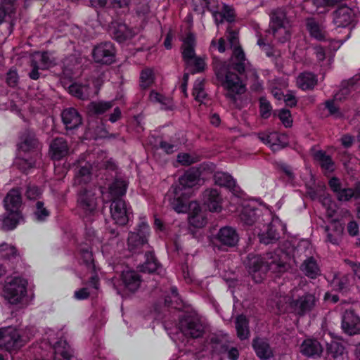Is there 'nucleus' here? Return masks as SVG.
Segmentation results:
<instances>
[{"mask_svg": "<svg viewBox=\"0 0 360 360\" xmlns=\"http://www.w3.org/2000/svg\"><path fill=\"white\" fill-rule=\"evenodd\" d=\"M127 182L121 178L115 179L108 188L101 189L105 203L111 202L110 210L112 219L119 225H125L131 214V208L127 206L122 197L125 195Z\"/></svg>", "mask_w": 360, "mask_h": 360, "instance_id": "1", "label": "nucleus"}, {"mask_svg": "<svg viewBox=\"0 0 360 360\" xmlns=\"http://www.w3.org/2000/svg\"><path fill=\"white\" fill-rule=\"evenodd\" d=\"M285 254L281 249L274 252H268L265 255L249 254L247 266L252 279L255 283H260L264 278L268 271L273 273H281L285 270Z\"/></svg>", "mask_w": 360, "mask_h": 360, "instance_id": "2", "label": "nucleus"}, {"mask_svg": "<svg viewBox=\"0 0 360 360\" xmlns=\"http://www.w3.org/2000/svg\"><path fill=\"white\" fill-rule=\"evenodd\" d=\"M201 169L191 167L179 179V184L173 186L168 195L170 205L178 213L186 212L187 200L193 194L192 188L200 182Z\"/></svg>", "mask_w": 360, "mask_h": 360, "instance_id": "3", "label": "nucleus"}, {"mask_svg": "<svg viewBox=\"0 0 360 360\" xmlns=\"http://www.w3.org/2000/svg\"><path fill=\"white\" fill-rule=\"evenodd\" d=\"M18 150L15 165L23 172H28L36 167L37 160L41 157L40 144L34 133L27 132L21 137Z\"/></svg>", "mask_w": 360, "mask_h": 360, "instance_id": "4", "label": "nucleus"}, {"mask_svg": "<svg viewBox=\"0 0 360 360\" xmlns=\"http://www.w3.org/2000/svg\"><path fill=\"white\" fill-rule=\"evenodd\" d=\"M215 74L224 89V96L231 101L235 103L237 96L246 91L245 85L238 75L231 70L226 63H219L214 66Z\"/></svg>", "mask_w": 360, "mask_h": 360, "instance_id": "5", "label": "nucleus"}, {"mask_svg": "<svg viewBox=\"0 0 360 360\" xmlns=\"http://www.w3.org/2000/svg\"><path fill=\"white\" fill-rule=\"evenodd\" d=\"M258 229L260 242L268 245L274 243L279 239L280 232L285 231V226L278 217L273 216L269 211L265 210L260 229Z\"/></svg>", "mask_w": 360, "mask_h": 360, "instance_id": "6", "label": "nucleus"}, {"mask_svg": "<svg viewBox=\"0 0 360 360\" xmlns=\"http://www.w3.org/2000/svg\"><path fill=\"white\" fill-rule=\"evenodd\" d=\"M297 289L290 291L287 300L294 314L303 316L311 311L318 304L319 297L315 293L306 292L302 295H296Z\"/></svg>", "mask_w": 360, "mask_h": 360, "instance_id": "7", "label": "nucleus"}, {"mask_svg": "<svg viewBox=\"0 0 360 360\" xmlns=\"http://www.w3.org/2000/svg\"><path fill=\"white\" fill-rule=\"evenodd\" d=\"M178 328L185 336L199 338L205 333L206 322L196 314H184L179 320Z\"/></svg>", "mask_w": 360, "mask_h": 360, "instance_id": "8", "label": "nucleus"}, {"mask_svg": "<svg viewBox=\"0 0 360 360\" xmlns=\"http://www.w3.org/2000/svg\"><path fill=\"white\" fill-rule=\"evenodd\" d=\"M27 281L20 276L7 278L4 288L5 298L11 304L20 303L27 294Z\"/></svg>", "mask_w": 360, "mask_h": 360, "instance_id": "9", "label": "nucleus"}, {"mask_svg": "<svg viewBox=\"0 0 360 360\" xmlns=\"http://www.w3.org/2000/svg\"><path fill=\"white\" fill-rule=\"evenodd\" d=\"M229 44L233 49L231 56V66L238 73H243L249 65V62L245 58V54L238 44V32L235 31L229 32L226 36Z\"/></svg>", "mask_w": 360, "mask_h": 360, "instance_id": "10", "label": "nucleus"}, {"mask_svg": "<svg viewBox=\"0 0 360 360\" xmlns=\"http://www.w3.org/2000/svg\"><path fill=\"white\" fill-rule=\"evenodd\" d=\"M96 188L86 187L80 190L77 195V207L80 214L87 218L94 214L97 207Z\"/></svg>", "mask_w": 360, "mask_h": 360, "instance_id": "11", "label": "nucleus"}, {"mask_svg": "<svg viewBox=\"0 0 360 360\" xmlns=\"http://www.w3.org/2000/svg\"><path fill=\"white\" fill-rule=\"evenodd\" d=\"M150 227L145 216L140 217L139 222L135 231L129 234L127 243L129 249L132 252H137L138 249L147 244Z\"/></svg>", "mask_w": 360, "mask_h": 360, "instance_id": "12", "label": "nucleus"}, {"mask_svg": "<svg viewBox=\"0 0 360 360\" xmlns=\"http://www.w3.org/2000/svg\"><path fill=\"white\" fill-rule=\"evenodd\" d=\"M25 341L16 328L12 326L0 328V347L6 351L11 352L20 349Z\"/></svg>", "mask_w": 360, "mask_h": 360, "instance_id": "13", "label": "nucleus"}, {"mask_svg": "<svg viewBox=\"0 0 360 360\" xmlns=\"http://www.w3.org/2000/svg\"><path fill=\"white\" fill-rule=\"evenodd\" d=\"M87 238L84 244H81L79 248L80 260L90 270L95 269L94 259L93 257L91 245L100 244L101 241L95 236L94 230L87 231Z\"/></svg>", "mask_w": 360, "mask_h": 360, "instance_id": "14", "label": "nucleus"}, {"mask_svg": "<svg viewBox=\"0 0 360 360\" xmlns=\"http://www.w3.org/2000/svg\"><path fill=\"white\" fill-rule=\"evenodd\" d=\"M115 52L114 44L106 41L96 46L93 49L92 55L96 63L108 65L115 61Z\"/></svg>", "mask_w": 360, "mask_h": 360, "instance_id": "15", "label": "nucleus"}, {"mask_svg": "<svg viewBox=\"0 0 360 360\" xmlns=\"http://www.w3.org/2000/svg\"><path fill=\"white\" fill-rule=\"evenodd\" d=\"M214 244L219 245V248L224 247L232 248L237 245L239 237L236 231L230 226H224L221 228L217 233L214 236Z\"/></svg>", "mask_w": 360, "mask_h": 360, "instance_id": "16", "label": "nucleus"}, {"mask_svg": "<svg viewBox=\"0 0 360 360\" xmlns=\"http://www.w3.org/2000/svg\"><path fill=\"white\" fill-rule=\"evenodd\" d=\"M265 210L255 207L250 204L245 205L240 213V221L247 226L255 225L256 229H260L262 219Z\"/></svg>", "mask_w": 360, "mask_h": 360, "instance_id": "17", "label": "nucleus"}, {"mask_svg": "<svg viewBox=\"0 0 360 360\" xmlns=\"http://www.w3.org/2000/svg\"><path fill=\"white\" fill-rule=\"evenodd\" d=\"M342 328L349 335L360 333V318L353 310H346L342 314Z\"/></svg>", "mask_w": 360, "mask_h": 360, "instance_id": "18", "label": "nucleus"}, {"mask_svg": "<svg viewBox=\"0 0 360 360\" xmlns=\"http://www.w3.org/2000/svg\"><path fill=\"white\" fill-rule=\"evenodd\" d=\"M204 205L210 212H219L221 210L222 198L216 188H208L202 193Z\"/></svg>", "mask_w": 360, "mask_h": 360, "instance_id": "19", "label": "nucleus"}, {"mask_svg": "<svg viewBox=\"0 0 360 360\" xmlns=\"http://www.w3.org/2000/svg\"><path fill=\"white\" fill-rule=\"evenodd\" d=\"M4 202L5 209L8 212L21 214L20 207L22 205V198L19 189H11L5 197Z\"/></svg>", "mask_w": 360, "mask_h": 360, "instance_id": "20", "label": "nucleus"}, {"mask_svg": "<svg viewBox=\"0 0 360 360\" xmlns=\"http://www.w3.org/2000/svg\"><path fill=\"white\" fill-rule=\"evenodd\" d=\"M354 10L347 6L340 7L334 13L333 21L338 27H347L354 21Z\"/></svg>", "mask_w": 360, "mask_h": 360, "instance_id": "21", "label": "nucleus"}, {"mask_svg": "<svg viewBox=\"0 0 360 360\" xmlns=\"http://www.w3.org/2000/svg\"><path fill=\"white\" fill-rule=\"evenodd\" d=\"M307 29L311 37L319 41L328 40V33L324 25L314 18L307 19Z\"/></svg>", "mask_w": 360, "mask_h": 360, "instance_id": "22", "label": "nucleus"}, {"mask_svg": "<svg viewBox=\"0 0 360 360\" xmlns=\"http://www.w3.org/2000/svg\"><path fill=\"white\" fill-rule=\"evenodd\" d=\"M121 279L124 288L131 292L136 291L141 283V276L134 270L123 271Z\"/></svg>", "mask_w": 360, "mask_h": 360, "instance_id": "23", "label": "nucleus"}, {"mask_svg": "<svg viewBox=\"0 0 360 360\" xmlns=\"http://www.w3.org/2000/svg\"><path fill=\"white\" fill-rule=\"evenodd\" d=\"M330 189L336 194L339 201H349L354 198L352 188H342L340 180L337 177H332L328 181Z\"/></svg>", "mask_w": 360, "mask_h": 360, "instance_id": "24", "label": "nucleus"}, {"mask_svg": "<svg viewBox=\"0 0 360 360\" xmlns=\"http://www.w3.org/2000/svg\"><path fill=\"white\" fill-rule=\"evenodd\" d=\"M68 143L63 138H56L50 144L49 154L53 160H61L68 155Z\"/></svg>", "mask_w": 360, "mask_h": 360, "instance_id": "25", "label": "nucleus"}, {"mask_svg": "<svg viewBox=\"0 0 360 360\" xmlns=\"http://www.w3.org/2000/svg\"><path fill=\"white\" fill-rule=\"evenodd\" d=\"M62 121L67 129H73L82 124V117L74 108L65 109L61 113Z\"/></svg>", "mask_w": 360, "mask_h": 360, "instance_id": "26", "label": "nucleus"}, {"mask_svg": "<svg viewBox=\"0 0 360 360\" xmlns=\"http://www.w3.org/2000/svg\"><path fill=\"white\" fill-rule=\"evenodd\" d=\"M322 352V345L315 339H307L300 345V352L308 357H319Z\"/></svg>", "mask_w": 360, "mask_h": 360, "instance_id": "27", "label": "nucleus"}, {"mask_svg": "<svg viewBox=\"0 0 360 360\" xmlns=\"http://www.w3.org/2000/svg\"><path fill=\"white\" fill-rule=\"evenodd\" d=\"M216 12H211L216 24L221 23L224 20L231 22L234 20L233 9L227 5L221 4L218 1Z\"/></svg>", "mask_w": 360, "mask_h": 360, "instance_id": "28", "label": "nucleus"}, {"mask_svg": "<svg viewBox=\"0 0 360 360\" xmlns=\"http://www.w3.org/2000/svg\"><path fill=\"white\" fill-rule=\"evenodd\" d=\"M195 38L193 34H188L182 41L181 47V55L184 62L191 59L195 54Z\"/></svg>", "mask_w": 360, "mask_h": 360, "instance_id": "29", "label": "nucleus"}, {"mask_svg": "<svg viewBox=\"0 0 360 360\" xmlns=\"http://www.w3.org/2000/svg\"><path fill=\"white\" fill-rule=\"evenodd\" d=\"M252 346L257 356L259 359L267 360L273 356V351L266 340L261 338H256L253 341Z\"/></svg>", "mask_w": 360, "mask_h": 360, "instance_id": "30", "label": "nucleus"}, {"mask_svg": "<svg viewBox=\"0 0 360 360\" xmlns=\"http://www.w3.org/2000/svg\"><path fill=\"white\" fill-rule=\"evenodd\" d=\"M32 60L39 65L42 70H47L56 65V59L52 53L48 51L36 53L33 56Z\"/></svg>", "mask_w": 360, "mask_h": 360, "instance_id": "31", "label": "nucleus"}, {"mask_svg": "<svg viewBox=\"0 0 360 360\" xmlns=\"http://www.w3.org/2000/svg\"><path fill=\"white\" fill-rule=\"evenodd\" d=\"M301 271L309 278H316L321 274V269L313 257L307 258L300 266Z\"/></svg>", "mask_w": 360, "mask_h": 360, "instance_id": "32", "label": "nucleus"}, {"mask_svg": "<svg viewBox=\"0 0 360 360\" xmlns=\"http://www.w3.org/2000/svg\"><path fill=\"white\" fill-rule=\"evenodd\" d=\"M54 360H70L72 357L71 349L67 342L60 340L53 344Z\"/></svg>", "mask_w": 360, "mask_h": 360, "instance_id": "33", "label": "nucleus"}, {"mask_svg": "<svg viewBox=\"0 0 360 360\" xmlns=\"http://www.w3.org/2000/svg\"><path fill=\"white\" fill-rule=\"evenodd\" d=\"M342 232V226L337 223H333L330 226L325 227L326 240L334 245L338 244Z\"/></svg>", "mask_w": 360, "mask_h": 360, "instance_id": "34", "label": "nucleus"}, {"mask_svg": "<svg viewBox=\"0 0 360 360\" xmlns=\"http://www.w3.org/2000/svg\"><path fill=\"white\" fill-rule=\"evenodd\" d=\"M21 219V214L8 212V214L0 220V230L6 231L14 229Z\"/></svg>", "mask_w": 360, "mask_h": 360, "instance_id": "35", "label": "nucleus"}, {"mask_svg": "<svg viewBox=\"0 0 360 360\" xmlns=\"http://www.w3.org/2000/svg\"><path fill=\"white\" fill-rule=\"evenodd\" d=\"M69 93L79 99L86 100L90 97L91 90L88 84L73 83L69 86Z\"/></svg>", "mask_w": 360, "mask_h": 360, "instance_id": "36", "label": "nucleus"}, {"mask_svg": "<svg viewBox=\"0 0 360 360\" xmlns=\"http://www.w3.org/2000/svg\"><path fill=\"white\" fill-rule=\"evenodd\" d=\"M214 179L216 184L220 186L226 187L233 192L236 191V184L233 177L225 172H217L214 175Z\"/></svg>", "mask_w": 360, "mask_h": 360, "instance_id": "37", "label": "nucleus"}, {"mask_svg": "<svg viewBox=\"0 0 360 360\" xmlns=\"http://www.w3.org/2000/svg\"><path fill=\"white\" fill-rule=\"evenodd\" d=\"M317 83L315 75L311 72H303L297 78V84L302 90L313 89Z\"/></svg>", "mask_w": 360, "mask_h": 360, "instance_id": "38", "label": "nucleus"}, {"mask_svg": "<svg viewBox=\"0 0 360 360\" xmlns=\"http://www.w3.org/2000/svg\"><path fill=\"white\" fill-rule=\"evenodd\" d=\"M146 261L141 267V270L143 272L153 273L157 271L160 274L161 268L160 264L158 262L153 252L148 251L146 253Z\"/></svg>", "mask_w": 360, "mask_h": 360, "instance_id": "39", "label": "nucleus"}, {"mask_svg": "<svg viewBox=\"0 0 360 360\" xmlns=\"http://www.w3.org/2000/svg\"><path fill=\"white\" fill-rule=\"evenodd\" d=\"M184 63L186 68L192 74L200 73L205 70L206 67L205 58L197 55L185 61Z\"/></svg>", "mask_w": 360, "mask_h": 360, "instance_id": "40", "label": "nucleus"}, {"mask_svg": "<svg viewBox=\"0 0 360 360\" xmlns=\"http://www.w3.org/2000/svg\"><path fill=\"white\" fill-rule=\"evenodd\" d=\"M288 24L289 22L286 18V14L283 9L277 8L272 11L270 14L269 29Z\"/></svg>", "mask_w": 360, "mask_h": 360, "instance_id": "41", "label": "nucleus"}, {"mask_svg": "<svg viewBox=\"0 0 360 360\" xmlns=\"http://www.w3.org/2000/svg\"><path fill=\"white\" fill-rule=\"evenodd\" d=\"M194 10L200 13L216 12L218 5V0H191Z\"/></svg>", "mask_w": 360, "mask_h": 360, "instance_id": "42", "label": "nucleus"}, {"mask_svg": "<svg viewBox=\"0 0 360 360\" xmlns=\"http://www.w3.org/2000/svg\"><path fill=\"white\" fill-rule=\"evenodd\" d=\"M50 211L44 206L42 201L38 200L33 207L32 217L37 222H44L50 216Z\"/></svg>", "mask_w": 360, "mask_h": 360, "instance_id": "43", "label": "nucleus"}, {"mask_svg": "<svg viewBox=\"0 0 360 360\" xmlns=\"http://www.w3.org/2000/svg\"><path fill=\"white\" fill-rule=\"evenodd\" d=\"M114 37L119 42H122L131 38L134 32L126 24L120 23L113 32Z\"/></svg>", "mask_w": 360, "mask_h": 360, "instance_id": "44", "label": "nucleus"}, {"mask_svg": "<svg viewBox=\"0 0 360 360\" xmlns=\"http://www.w3.org/2000/svg\"><path fill=\"white\" fill-rule=\"evenodd\" d=\"M236 329L237 335L240 340H245L249 337L248 322L245 316L240 315L236 318Z\"/></svg>", "mask_w": 360, "mask_h": 360, "instance_id": "45", "label": "nucleus"}, {"mask_svg": "<svg viewBox=\"0 0 360 360\" xmlns=\"http://www.w3.org/2000/svg\"><path fill=\"white\" fill-rule=\"evenodd\" d=\"M236 329L237 335L240 340H245L249 337L248 322L245 316L240 315L236 318Z\"/></svg>", "mask_w": 360, "mask_h": 360, "instance_id": "46", "label": "nucleus"}, {"mask_svg": "<svg viewBox=\"0 0 360 360\" xmlns=\"http://www.w3.org/2000/svg\"><path fill=\"white\" fill-rule=\"evenodd\" d=\"M273 36L281 43L288 41L291 36L290 25H285L278 27L269 29Z\"/></svg>", "mask_w": 360, "mask_h": 360, "instance_id": "47", "label": "nucleus"}, {"mask_svg": "<svg viewBox=\"0 0 360 360\" xmlns=\"http://www.w3.org/2000/svg\"><path fill=\"white\" fill-rule=\"evenodd\" d=\"M113 105V101H94L89 103L88 109L92 113L100 115L112 108Z\"/></svg>", "mask_w": 360, "mask_h": 360, "instance_id": "48", "label": "nucleus"}, {"mask_svg": "<svg viewBox=\"0 0 360 360\" xmlns=\"http://www.w3.org/2000/svg\"><path fill=\"white\" fill-rule=\"evenodd\" d=\"M315 159L319 162L322 169L332 172L334 169V163L331 158L322 150L317 151L314 154Z\"/></svg>", "mask_w": 360, "mask_h": 360, "instance_id": "49", "label": "nucleus"}, {"mask_svg": "<svg viewBox=\"0 0 360 360\" xmlns=\"http://www.w3.org/2000/svg\"><path fill=\"white\" fill-rule=\"evenodd\" d=\"M211 342L212 344L220 345L221 352H226L227 357L230 360H238L239 356V352L236 347H229L228 345H224L221 342V340L218 337H212L211 338Z\"/></svg>", "mask_w": 360, "mask_h": 360, "instance_id": "50", "label": "nucleus"}, {"mask_svg": "<svg viewBox=\"0 0 360 360\" xmlns=\"http://www.w3.org/2000/svg\"><path fill=\"white\" fill-rule=\"evenodd\" d=\"M356 90V87L355 86L354 79H352L346 83L342 84V87L334 96L335 100L341 101Z\"/></svg>", "mask_w": 360, "mask_h": 360, "instance_id": "51", "label": "nucleus"}, {"mask_svg": "<svg viewBox=\"0 0 360 360\" xmlns=\"http://www.w3.org/2000/svg\"><path fill=\"white\" fill-rule=\"evenodd\" d=\"M153 70L150 68L143 69L140 74V86L143 89H148L154 82Z\"/></svg>", "mask_w": 360, "mask_h": 360, "instance_id": "52", "label": "nucleus"}, {"mask_svg": "<svg viewBox=\"0 0 360 360\" xmlns=\"http://www.w3.org/2000/svg\"><path fill=\"white\" fill-rule=\"evenodd\" d=\"M0 255L4 259H11L15 258L18 253L14 245L4 242L0 244Z\"/></svg>", "mask_w": 360, "mask_h": 360, "instance_id": "53", "label": "nucleus"}, {"mask_svg": "<svg viewBox=\"0 0 360 360\" xmlns=\"http://www.w3.org/2000/svg\"><path fill=\"white\" fill-rule=\"evenodd\" d=\"M259 139L266 145H269L273 149L276 146L278 141V134L276 132L266 131L257 134Z\"/></svg>", "mask_w": 360, "mask_h": 360, "instance_id": "54", "label": "nucleus"}, {"mask_svg": "<svg viewBox=\"0 0 360 360\" xmlns=\"http://www.w3.org/2000/svg\"><path fill=\"white\" fill-rule=\"evenodd\" d=\"M91 169L88 163L81 166L76 175V181L79 184L87 183L91 179Z\"/></svg>", "mask_w": 360, "mask_h": 360, "instance_id": "55", "label": "nucleus"}, {"mask_svg": "<svg viewBox=\"0 0 360 360\" xmlns=\"http://www.w3.org/2000/svg\"><path fill=\"white\" fill-rule=\"evenodd\" d=\"M193 95L195 99L199 102H202L203 99L206 97L203 79L198 78L195 80L193 88Z\"/></svg>", "mask_w": 360, "mask_h": 360, "instance_id": "56", "label": "nucleus"}, {"mask_svg": "<svg viewBox=\"0 0 360 360\" xmlns=\"http://www.w3.org/2000/svg\"><path fill=\"white\" fill-rule=\"evenodd\" d=\"M335 98L333 100H328L324 103L325 109L328 112V115L333 116L335 118L340 117L342 113L340 108L335 104Z\"/></svg>", "mask_w": 360, "mask_h": 360, "instance_id": "57", "label": "nucleus"}, {"mask_svg": "<svg viewBox=\"0 0 360 360\" xmlns=\"http://www.w3.org/2000/svg\"><path fill=\"white\" fill-rule=\"evenodd\" d=\"M314 53L316 55V57L317 60L321 63L323 62L325 59H327L326 65L329 66L333 61V58L332 56H326V52L324 50L323 47L319 46L314 47ZM321 65H325L324 64H322Z\"/></svg>", "mask_w": 360, "mask_h": 360, "instance_id": "58", "label": "nucleus"}, {"mask_svg": "<svg viewBox=\"0 0 360 360\" xmlns=\"http://www.w3.org/2000/svg\"><path fill=\"white\" fill-rule=\"evenodd\" d=\"M42 195V190L35 185H28L25 191V196L30 200H36Z\"/></svg>", "mask_w": 360, "mask_h": 360, "instance_id": "59", "label": "nucleus"}, {"mask_svg": "<svg viewBox=\"0 0 360 360\" xmlns=\"http://www.w3.org/2000/svg\"><path fill=\"white\" fill-rule=\"evenodd\" d=\"M189 223L196 228H201L205 226L207 220L203 213L201 212L191 214L189 217Z\"/></svg>", "mask_w": 360, "mask_h": 360, "instance_id": "60", "label": "nucleus"}, {"mask_svg": "<svg viewBox=\"0 0 360 360\" xmlns=\"http://www.w3.org/2000/svg\"><path fill=\"white\" fill-rule=\"evenodd\" d=\"M177 160L182 165H190L198 161V157L188 153H180L177 156Z\"/></svg>", "mask_w": 360, "mask_h": 360, "instance_id": "61", "label": "nucleus"}, {"mask_svg": "<svg viewBox=\"0 0 360 360\" xmlns=\"http://www.w3.org/2000/svg\"><path fill=\"white\" fill-rule=\"evenodd\" d=\"M278 117L285 127L292 126V119L289 110L281 109L278 112Z\"/></svg>", "mask_w": 360, "mask_h": 360, "instance_id": "62", "label": "nucleus"}, {"mask_svg": "<svg viewBox=\"0 0 360 360\" xmlns=\"http://www.w3.org/2000/svg\"><path fill=\"white\" fill-rule=\"evenodd\" d=\"M260 113L263 118H268L271 115V105L264 98L259 99Z\"/></svg>", "mask_w": 360, "mask_h": 360, "instance_id": "63", "label": "nucleus"}, {"mask_svg": "<svg viewBox=\"0 0 360 360\" xmlns=\"http://www.w3.org/2000/svg\"><path fill=\"white\" fill-rule=\"evenodd\" d=\"M345 263L349 266L355 278L360 281V262L350 259H346Z\"/></svg>", "mask_w": 360, "mask_h": 360, "instance_id": "64", "label": "nucleus"}]
</instances>
